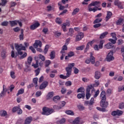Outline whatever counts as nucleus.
<instances>
[{"label": "nucleus", "mask_w": 124, "mask_h": 124, "mask_svg": "<svg viewBox=\"0 0 124 124\" xmlns=\"http://www.w3.org/2000/svg\"><path fill=\"white\" fill-rule=\"evenodd\" d=\"M90 62H91L92 64H94L95 62V58L93 56V53H90V60L87 59L85 61V63H87L88 64L90 63Z\"/></svg>", "instance_id": "nucleus-6"}, {"label": "nucleus", "mask_w": 124, "mask_h": 124, "mask_svg": "<svg viewBox=\"0 0 124 124\" xmlns=\"http://www.w3.org/2000/svg\"><path fill=\"white\" fill-rule=\"evenodd\" d=\"M71 75H70V74L66 72V76H64L63 75H60V78L63 79H67V78L70 77Z\"/></svg>", "instance_id": "nucleus-18"}, {"label": "nucleus", "mask_w": 124, "mask_h": 124, "mask_svg": "<svg viewBox=\"0 0 124 124\" xmlns=\"http://www.w3.org/2000/svg\"><path fill=\"white\" fill-rule=\"evenodd\" d=\"M93 43H94V41H93L89 42L87 45V47H92L93 46Z\"/></svg>", "instance_id": "nucleus-43"}, {"label": "nucleus", "mask_w": 124, "mask_h": 124, "mask_svg": "<svg viewBox=\"0 0 124 124\" xmlns=\"http://www.w3.org/2000/svg\"><path fill=\"white\" fill-rule=\"evenodd\" d=\"M84 33H83L82 32H79L77 35V36L76 37V39L77 41H79L81 40L82 39V38H83V37H84Z\"/></svg>", "instance_id": "nucleus-9"}, {"label": "nucleus", "mask_w": 124, "mask_h": 124, "mask_svg": "<svg viewBox=\"0 0 124 124\" xmlns=\"http://www.w3.org/2000/svg\"><path fill=\"white\" fill-rule=\"evenodd\" d=\"M124 23V19L120 18L116 21V25H122Z\"/></svg>", "instance_id": "nucleus-37"}, {"label": "nucleus", "mask_w": 124, "mask_h": 124, "mask_svg": "<svg viewBox=\"0 0 124 124\" xmlns=\"http://www.w3.org/2000/svg\"><path fill=\"white\" fill-rule=\"evenodd\" d=\"M7 57V52L6 49H3L1 52V57L3 60H4Z\"/></svg>", "instance_id": "nucleus-15"}, {"label": "nucleus", "mask_w": 124, "mask_h": 124, "mask_svg": "<svg viewBox=\"0 0 124 124\" xmlns=\"http://www.w3.org/2000/svg\"><path fill=\"white\" fill-rule=\"evenodd\" d=\"M48 83L47 81H44L39 87L40 90H43V89H45L47 86H48Z\"/></svg>", "instance_id": "nucleus-14"}, {"label": "nucleus", "mask_w": 124, "mask_h": 124, "mask_svg": "<svg viewBox=\"0 0 124 124\" xmlns=\"http://www.w3.org/2000/svg\"><path fill=\"white\" fill-rule=\"evenodd\" d=\"M39 58L40 60L43 61V62L45 61V57L41 54H39Z\"/></svg>", "instance_id": "nucleus-53"}, {"label": "nucleus", "mask_w": 124, "mask_h": 124, "mask_svg": "<svg viewBox=\"0 0 124 124\" xmlns=\"http://www.w3.org/2000/svg\"><path fill=\"white\" fill-rule=\"evenodd\" d=\"M107 34H108V32H107V31H106V32L103 33L100 36V38H101V39L104 38V37H105V36H106V35H107Z\"/></svg>", "instance_id": "nucleus-41"}, {"label": "nucleus", "mask_w": 124, "mask_h": 124, "mask_svg": "<svg viewBox=\"0 0 124 124\" xmlns=\"http://www.w3.org/2000/svg\"><path fill=\"white\" fill-rule=\"evenodd\" d=\"M61 99L60 96H55L53 97V100L55 103H57Z\"/></svg>", "instance_id": "nucleus-35"}, {"label": "nucleus", "mask_w": 124, "mask_h": 124, "mask_svg": "<svg viewBox=\"0 0 124 124\" xmlns=\"http://www.w3.org/2000/svg\"><path fill=\"white\" fill-rule=\"evenodd\" d=\"M65 85L66 87H70L72 85V82L71 81H68L66 82Z\"/></svg>", "instance_id": "nucleus-50"}, {"label": "nucleus", "mask_w": 124, "mask_h": 124, "mask_svg": "<svg viewBox=\"0 0 124 124\" xmlns=\"http://www.w3.org/2000/svg\"><path fill=\"white\" fill-rule=\"evenodd\" d=\"M90 5L92 6H100V2L99 1H94L91 3Z\"/></svg>", "instance_id": "nucleus-24"}, {"label": "nucleus", "mask_w": 124, "mask_h": 124, "mask_svg": "<svg viewBox=\"0 0 124 124\" xmlns=\"http://www.w3.org/2000/svg\"><path fill=\"white\" fill-rule=\"evenodd\" d=\"M41 94H42L41 91H39L36 93L35 95H36V97H39V96H40V95H41Z\"/></svg>", "instance_id": "nucleus-52"}, {"label": "nucleus", "mask_w": 124, "mask_h": 124, "mask_svg": "<svg viewBox=\"0 0 124 124\" xmlns=\"http://www.w3.org/2000/svg\"><path fill=\"white\" fill-rule=\"evenodd\" d=\"M110 43H108L105 46L106 47H113V44H116V40H113L112 39H108Z\"/></svg>", "instance_id": "nucleus-12"}, {"label": "nucleus", "mask_w": 124, "mask_h": 124, "mask_svg": "<svg viewBox=\"0 0 124 124\" xmlns=\"http://www.w3.org/2000/svg\"><path fill=\"white\" fill-rule=\"evenodd\" d=\"M114 55V52L113 50L110 51L107 55L106 57L107 62H111V61H114L115 58L113 56Z\"/></svg>", "instance_id": "nucleus-4"}, {"label": "nucleus", "mask_w": 124, "mask_h": 124, "mask_svg": "<svg viewBox=\"0 0 124 124\" xmlns=\"http://www.w3.org/2000/svg\"><path fill=\"white\" fill-rule=\"evenodd\" d=\"M66 27H70V22L69 21H67L66 23H64L62 25L63 31H67Z\"/></svg>", "instance_id": "nucleus-10"}, {"label": "nucleus", "mask_w": 124, "mask_h": 124, "mask_svg": "<svg viewBox=\"0 0 124 124\" xmlns=\"http://www.w3.org/2000/svg\"><path fill=\"white\" fill-rule=\"evenodd\" d=\"M19 109V107H15L12 108V112L13 113H15L17 112L18 109Z\"/></svg>", "instance_id": "nucleus-51"}, {"label": "nucleus", "mask_w": 124, "mask_h": 124, "mask_svg": "<svg viewBox=\"0 0 124 124\" xmlns=\"http://www.w3.org/2000/svg\"><path fill=\"white\" fill-rule=\"evenodd\" d=\"M31 117H27L25 122H24V124H31Z\"/></svg>", "instance_id": "nucleus-25"}, {"label": "nucleus", "mask_w": 124, "mask_h": 124, "mask_svg": "<svg viewBox=\"0 0 124 124\" xmlns=\"http://www.w3.org/2000/svg\"><path fill=\"white\" fill-rule=\"evenodd\" d=\"M74 31L73 29H70L68 32L69 35H72L73 34Z\"/></svg>", "instance_id": "nucleus-61"}, {"label": "nucleus", "mask_w": 124, "mask_h": 124, "mask_svg": "<svg viewBox=\"0 0 124 124\" xmlns=\"http://www.w3.org/2000/svg\"><path fill=\"white\" fill-rule=\"evenodd\" d=\"M9 23L10 24L11 27H15V26H17V20H13V21H10Z\"/></svg>", "instance_id": "nucleus-27"}, {"label": "nucleus", "mask_w": 124, "mask_h": 124, "mask_svg": "<svg viewBox=\"0 0 124 124\" xmlns=\"http://www.w3.org/2000/svg\"><path fill=\"white\" fill-rule=\"evenodd\" d=\"M40 26V23L38 21H36L33 24L31 25V30H35Z\"/></svg>", "instance_id": "nucleus-16"}, {"label": "nucleus", "mask_w": 124, "mask_h": 124, "mask_svg": "<svg viewBox=\"0 0 124 124\" xmlns=\"http://www.w3.org/2000/svg\"><path fill=\"white\" fill-rule=\"evenodd\" d=\"M9 22L7 21H4L1 23L2 27H7L8 26Z\"/></svg>", "instance_id": "nucleus-38"}, {"label": "nucleus", "mask_w": 124, "mask_h": 124, "mask_svg": "<svg viewBox=\"0 0 124 124\" xmlns=\"http://www.w3.org/2000/svg\"><path fill=\"white\" fill-rule=\"evenodd\" d=\"M53 96H54V92H50L47 94V99H51Z\"/></svg>", "instance_id": "nucleus-31"}, {"label": "nucleus", "mask_w": 124, "mask_h": 124, "mask_svg": "<svg viewBox=\"0 0 124 124\" xmlns=\"http://www.w3.org/2000/svg\"><path fill=\"white\" fill-rule=\"evenodd\" d=\"M59 123L62 124H64L65 123V119L64 118H62L61 120L59 121Z\"/></svg>", "instance_id": "nucleus-63"}, {"label": "nucleus", "mask_w": 124, "mask_h": 124, "mask_svg": "<svg viewBox=\"0 0 124 124\" xmlns=\"http://www.w3.org/2000/svg\"><path fill=\"white\" fill-rule=\"evenodd\" d=\"M102 21V19L101 18H97L94 20L93 22L94 24H97V23H100V22Z\"/></svg>", "instance_id": "nucleus-55"}, {"label": "nucleus", "mask_w": 124, "mask_h": 124, "mask_svg": "<svg viewBox=\"0 0 124 124\" xmlns=\"http://www.w3.org/2000/svg\"><path fill=\"white\" fill-rule=\"evenodd\" d=\"M13 31H15V32H19V31H21V29L20 28L16 27L13 29Z\"/></svg>", "instance_id": "nucleus-47"}, {"label": "nucleus", "mask_w": 124, "mask_h": 124, "mask_svg": "<svg viewBox=\"0 0 124 124\" xmlns=\"http://www.w3.org/2000/svg\"><path fill=\"white\" fill-rule=\"evenodd\" d=\"M56 53L55 52V51H52L51 52L50 54V60H54L56 57Z\"/></svg>", "instance_id": "nucleus-29"}, {"label": "nucleus", "mask_w": 124, "mask_h": 124, "mask_svg": "<svg viewBox=\"0 0 124 124\" xmlns=\"http://www.w3.org/2000/svg\"><path fill=\"white\" fill-rule=\"evenodd\" d=\"M100 99H101V101H106L107 97L105 91L103 90L101 92L100 94Z\"/></svg>", "instance_id": "nucleus-7"}, {"label": "nucleus", "mask_w": 124, "mask_h": 124, "mask_svg": "<svg viewBox=\"0 0 124 124\" xmlns=\"http://www.w3.org/2000/svg\"><path fill=\"white\" fill-rule=\"evenodd\" d=\"M77 97L78 98V99H80L81 98H85V93H78L77 95Z\"/></svg>", "instance_id": "nucleus-30"}, {"label": "nucleus", "mask_w": 124, "mask_h": 124, "mask_svg": "<svg viewBox=\"0 0 124 124\" xmlns=\"http://www.w3.org/2000/svg\"><path fill=\"white\" fill-rule=\"evenodd\" d=\"M124 113L123 111L117 109L114 110L111 112L112 116H122V114Z\"/></svg>", "instance_id": "nucleus-8"}, {"label": "nucleus", "mask_w": 124, "mask_h": 124, "mask_svg": "<svg viewBox=\"0 0 124 124\" xmlns=\"http://www.w3.org/2000/svg\"><path fill=\"white\" fill-rule=\"evenodd\" d=\"M110 35H111L112 38H114L115 40H117L118 39L117 38V37H116V33H111L110 34Z\"/></svg>", "instance_id": "nucleus-59"}, {"label": "nucleus", "mask_w": 124, "mask_h": 124, "mask_svg": "<svg viewBox=\"0 0 124 124\" xmlns=\"http://www.w3.org/2000/svg\"><path fill=\"white\" fill-rule=\"evenodd\" d=\"M37 81H38V78H35L33 79V82L34 83L35 89H38V85H37Z\"/></svg>", "instance_id": "nucleus-26"}, {"label": "nucleus", "mask_w": 124, "mask_h": 124, "mask_svg": "<svg viewBox=\"0 0 124 124\" xmlns=\"http://www.w3.org/2000/svg\"><path fill=\"white\" fill-rule=\"evenodd\" d=\"M10 75L12 79H15V78H16V76H15V72H14V71H11L10 72Z\"/></svg>", "instance_id": "nucleus-45"}, {"label": "nucleus", "mask_w": 124, "mask_h": 124, "mask_svg": "<svg viewBox=\"0 0 124 124\" xmlns=\"http://www.w3.org/2000/svg\"><path fill=\"white\" fill-rule=\"evenodd\" d=\"M20 40H24V30H21V34L19 35Z\"/></svg>", "instance_id": "nucleus-33"}, {"label": "nucleus", "mask_w": 124, "mask_h": 124, "mask_svg": "<svg viewBox=\"0 0 124 124\" xmlns=\"http://www.w3.org/2000/svg\"><path fill=\"white\" fill-rule=\"evenodd\" d=\"M25 92V90L24 89L21 88L19 90H18V93L16 94V96H18L20 95V94H23Z\"/></svg>", "instance_id": "nucleus-32"}, {"label": "nucleus", "mask_w": 124, "mask_h": 124, "mask_svg": "<svg viewBox=\"0 0 124 124\" xmlns=\"http://www.w3.org/2000/svg\"><path fill=\"white\" fill-rule=\"evenodd\" d=\"M80 11V9L78 8L75 9L72 13V15H76L78 12Z\"/></svg>", "instance_id": "nucleus-39"}, {"label": "nucleus", "mask_w": 124, "mask_h": 124, "mask_svg": "<svg viewBox=\"0 0 124 124\" xmlns=\"http://www.w3.org/2000/svg\"><path fill=\"white\" fill-rule=\"evenodd\" d=\"M35 73L36 76H37L39 75V73H40V68H38L36 70H35Z\"/></svg>", "instance_id": "nucleus-54"}, {"label": "nucleus", "mask_w": 124, "mask_h": 124, "mask_svg": "<svg viewBox=\"0 0 124 124\" xmlns=\"http://www.w3.org/2000/svg\"><path fill=\"white\" fill-rule=\"evenodd\" d=\"M75 54L74 53V52L73 51H70L68 53V56L69 58H71L72 57L74 56V55Z\"/></svg>", "instance_id": "nucleus-44"}, {"label": "nucleus", "mask_w": 124, "mask_h": 124, "mask_svg": "<svg viewBox=\"0 0 124 124\" xmlns=\"http://www.w3.org/2000/svg\"><path fill=\"white\" fill-rule=\"evenodd\" d=\"M66 114L67 115H70L71 116H73L74 115V112L72 110H66Z\"/></svg>", "instance_id": "nucleus-42"}, {"label": "nucleus", "mask_w": 124, "mask_h": 124, "mask_svg": "<svg viewBox=\"0 0 124 124\" xmlns=\"http://www.w3.org/2000/svg\"><path fill=\"white\" fill-rule=\"evenodd\" d=\"M93 103H94V98L92 97L91 98L89 104L90 106H92Z\"/></svg>", "instance_id": "nucleus-46"}, {"label": "nucleus", "mask_w": 124, "mask_h": 124, "mask_svg": "<svg viewBox=\"0 0 124 124\" xmlns=\"http://www.w3.org/2000/svg\"><path fill=\"white\" fill-rule=\"evenodd\" d=\"M31 63V57L30 56L27 59V62L26 63V66L28 68L30 67V64Z\"/></svg>", "instance_id": "nucleus-20"}, {"label": "nucleus", "mask_w": 124, "mask_h": 124, "mask_svg": "<svg viewBox=\"0 0 124 124\" xmlns=\"http://www.w3.org/2000/svg\"><path fill=\"white\" fill-rule=\"evenodd\" d=\"M75 65V63H74L69 64L68 65V66L65 68L66 72L68 73L70 75H71L72 68Z\"/></svg>", "instance_id": "nucleus-5"}, {"label": "nucleus", "mask_w": 124, "mask_h": 124, "mask_svg": "<svg viewBox=\"0 0 124 124\" xmlns=\"http://www.w3.org/2000/svg\"><path fill=\"white\" fill-rule=\"evenodd\" d=\"M15 49L16 50V52H14V50L11 51V56L12 58L16 59V58L20 56L19 57V60H23V59H25V58L28 56V53H27V52H25L23 54V51H22L23 50L25 51L26 47H16Z\"/></svg>", "instance_id": "nucleus-1"}, {"label": "nucleus", "mask_w": 124, "mask_h": 124, "mask_svg": "<svg viewBox=\"0 0 124 124\" xmlns=\"http://www.w3.org/2000/svg\"><path fill=\"white\" fill-rule=\"evenodd\" d=\"M45 67H48V66H49V65L51 64V61L46 60V61H45Z\"/></svg>", "instance_id": "nucleus-40"}, {"label": "nucleus", "mask_w": 124, "mask_h": 124, "mask_svg": "<svg viewBox=\"0 0 124 124\" xmlns=\"http://www.w3.org/2000/svg\"><path fill=\"white\" fill-rule=\"evenodd\" d=\"M97 10H101V8H97V7H95L94 8L89 7V11H93V12H95V11H97Z\"/></svg>", "instance_id": "nucleus-21"}, {"label": "nucleus", "mask_w": 124, "mask_h": 124, "mask_svg": "<svg viewBox=\"0 0 124 124\" xmlns=\"http://www.w3.org/2000/svg\"><path fill=\"white\" fill-rule=\"evenodd\" d=\"M67 50V47H63L61 51V53L62 54V55H65V52H66Z\"/></svg>", "instance_id": "nucleus-36"}, {"label": "nucleus", "mask_w": 124, "mask_h": 124, "mask_svg": "<svg viewBox=\"0 0 124 124\" xmlns=\"http://www.w3.org/2000/svg\"><path fill=\"white\" fill-rule=\"evenodd\" d=\"M32 66H33L34 68H37L39 66V61L36 60V63H32Z\"/></svg>", "instance_id": "nucleus-34"}, {"label": "nucleus", "mask_w": 124, "mask_h": 124, "mask_svg": "<svg viewBox=\"0 0 124 124\" xmlns=\"http://www.w3.org/2000/svg\"><path fill=\"white\" fill-rule=\"evenodd\" d=\"M100 103L102 108H107V107H108V102L106 101H100Z\"/></svg>", "instance_id": "nucleus-11"}, {"label": "nucleus", "mask_w": 124, "mask_h": 124, "mask_svg": "<svg viewBox=\"0 0 124 124\" xmlns=\"http://www.w3.org/2000/svg\"><path fill=\"white\" fill-rule=\"evenodd\" d=\"M100 77H101V73L99 71H96L94 73V78L95 79H100Z\"/></svg>", "instance_id": "nucleus-17"}, {"label": "nucleus", "mask_w": 124, "mask_h": 124, "mask_svg": "<svg viewBox=\"0 0 124 124\" xmlns=\"http://www.w3.org/2000/svg\"><path fill=\"white\" fill-rule=\"evenodd\" d=\"M114 4L115 5H117L119 8H121V9L124 8V6H123L122 2H121V1H119L118 0H115L114 1Z\"/></svg>", "instance_id": "nucleus-13"}, {"label": "nucleus", "mask_w": 124, "mask_h": 124, "mask_svg": "<svg viewBox=\"0 0 124 124\" xmlns=\"http://www.w3.org/2000/svg\"><path fill=\"white\" fill-rule=\"evenodd\" d=\"M121 52L123 53V54L122 55V57L123 58V61H124V47L121 48Z\"/></svg>", "instance_id": "nucleus-64"}, {"label": "nucleus", "mask_w": 124, "mask_h": 124, "mask_svg": "<svg viewBox=\"0 0 124 124\" xmlns=\"http://www.w3.org/2000/svg\"><path fill=\"white\" fill-rule=\"evenodd\" d=\"M42 43L40 41H36L34 44V47H41Z\"/></svg>", "instance_id": "nucleus-22"}, {"label": "nucleus", "mask_w": 124, "mask_h": 124, "mask_svg": "<svg viewBox=\"0 0 124 124\" xmlns=\"http://www.w3.org/2000/svg\"><path fill=\"white\" fill-rule=\"evenodd\" d=\"M93 88V85H88L87 86V88L86 89V99H90V98L91 97L92 94H91V90Z\"/></svg>", "instance_id": "nucleus-3"}, {"label": "nucleus", "mask_w": 124, "mask_h": 124, "mask_svg": "<svg viewBox=\"0 0 124 124\" xmlns=\"http://www.w3.org/2000/svg\"><path fill=\"white\" fill-rule=\"evenodd\" d=\"M111 16H112V12H111L110 11H108L107 15L106 17V22H107V21H108V20H109V19H110V18H111Z\"/></svg>", "instance_id": "nucleus-23"}, {"label": "nucleus", "mask_w": 124, "mask_h": 124, "mask_svg": "<svg viewBox=\"0 0 124 124\" xmlns=\"http://www.w3.org/2000/svg\"><path fill=\"white\" fill-rule=\"evenodd\" d=\"M98 94H99V90H97L95 92L93 95L94 98H96L97 96H98Z\"/></svg>", "instance_id": "nucleus-48"}, {"label": "nucleus", "mask_w": 124, "mask_h": 124, "mask_svg": "<svg viewBox=\"0 0 124 124\" xmlns=\"http://www.w3.org/2000/svg\"><path fill=\"white\" fill-rule=\"evenodd\" d=\"M119 109H124V104L122 103L120 104L119 107Z\"/></svg>", "instance_id": "nucleus-62"}, {"label": "nucleus", "mask_w": 124, "mask_h": 124, "mask_svg": "<svg viewBox=\"0 0 124 124\" xmlns=\"http://www.w3.org/2000/svg\"><path fill=\"white\" fill-rule=\"evenodd\" d=\"M81 118L80 117H76L73 122V124H82L81 121H80Z\"/></svg>", "instance_id": "nucleus-19"}, {"label": "nucleus", "mask_w": 124, "mask_h": 124, "mask_svg": "<svg viewBox=\"0 0 124 124\" xmlns=\"http://www.w3.org/2000/svg\"><path fill=\"white\" fill-rule=\"evenodd\" d=\"M54 112V109L45 107L43 108V112H42V115H45L46 116H49L51 115L52 113Z\"/></svg>", "instance_id": "nucleus-2"}, {"label": "nucleus", "mask_w": 124, "mask_h": 124, "mask_svg": "<svg viewBox=\"0 0 124 124\" xmlns=\"http://www.w3.org/2000/svg\"><path fill=\"white\" fill-rule=\"evenodd\" d=\"M17 111L18 115H21V114L23 113V110L20 108V107H18V109H17Z\"/></svg>", "instance_id": "nucleus-56"}, {"label": "nucleus", "mask_w": 124, "mask_h": 124, "mask_svg": "<svg viewBox=\"0 0 124 124\" xmlns=\"http://www.w3.org/2000/svg\"><path fill=\"white\" fill-rule=\"evenodd\" d=\"M65 104H66V103L65 101H62L60 106L61 108L62 109V107H64V106H65Z\"/></svg>", "instance_id": "nucleus-57"}, {"label": "nucleus", "mask_w": 124, "mask_h": 124, "mask_svg": "<svg viewBox=\"0 0 124 124\" xmlns=\"http://www.w3.org/2000/svg\"><path fill=\"white\" fill-rule=\"evenodd\" d=\"M9 90H10V92H12V91H13V90H14V89H15V86H14V85H10V86L9 87Z\"/></svg>", "instance_id": "nucleus-60"}, {"label": "nucleus", "mask_w": 124, "mask_h": 124, "mask_svg": "<svg viewBox=\"0 0 124 124\" xmlns=\"http://www.w3.org/2000/svg\"><path fill=\"white\" fill-rule=\"evenodd\" d=\"M65 93H66V88H62L61 89V93H62V94H64Z\"/></svg>", "instance_id": "nucleus-58"}, {"label": "nucleus", "mask_w": 124, "mask_h": 124, "mask_svg": "<svg viewBox=\"0 0 124 124\" xmlns=\"http://www.w3.org/2000/svg\"><path fill=\"white\" fill-rule=\"evenodd\" d=\"M0 116L1 117H5L7 116V112L6 110H0Z\"/></svg>", "instance_id": "nucleus-28"}, {"label": "nucleus", "mask_w": 124, "mask_h": 124, "mask_svg": "<svg viewBox=\"0 0 124 124\" xmlns=\"http://www.w3.org/2000/svg\"><path fill=\"white\" fill-rule=\"evenodd\" d=\"M16 4L17 3L16 2L11 1L10 3V7H15Z\"/></svg>", "instance_id": "nucleus-49"}]
</instances>
